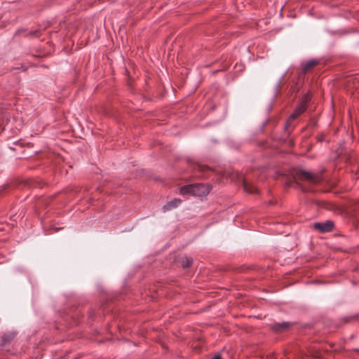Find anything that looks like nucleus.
I'll return each mask as SVG.
<instances>
[{"label":"nucleus","instance_id":"nucleus-1","mask_svg":"<svg viewBox=\"0 0 359 359\" xmlns=\"http://www.w3.org/2000/svg\"><path fill=\"white\" fill-rule=\"evenodd\" d=\"M211 190V186L204 184H191L181 187V195L189 194L193 196H205Z\"/></svg>","mask_w":359,"mask_h":359},{"label":"nucleus","instance_id":"nucleus-2","mask_svg":"<svg viewBox=\"0 0 359 359\" xmlns=\"http://www.w3.org/2000/svg\"><path fill=\"white\" fill-rule=\"evenodd\" d=\"M294 178L295 180H302L311 184H316L320 180V175L308 170L297 169L294 171Z\"/></svg>","mask_w":359,"mask_h":359},{"label":"nucleus","instance_id":"nucleus-3","mask_svg":"<svg viewBox=\"0 0 359 359\" xmlns=\"http://www.w3.org/2000/svg\"><path fill=\"white\" fill-rule=\"evenodd\" d=\"M307 107L304 105V104L299 103V104L296 107L293 113L290 116L288 120L285 123V128L288 129L291 126L292 122L296 119L299 116L303 114L306 109Z\"/></svg>","mask_w":359,"mask_h":359},{"label":"nucleus","instance_id":"nucleus-4","mask_svg":"<svg viewBox=\"0 0 359 359\" xmlns=\"http://www.w3.org/2000/svg\"><path fill=\"white\" fill-rule=\"evenodd\" d=\"M334 228V223L330 220L325 222H316L313 224V229L321 233L330 232Z\"/></svg>","mask_w":359,"mask_h":359},{"label":"nucleus","instance_id":"nucleus-5","mask_svg":"<svg viewBox=\"0 0 359 359\" xmlns=\"http://www.w3.org/2000/svg\"><path fill=\"white\" fill-rule=\"evenodd\" d=\"M318 63L319 60L316 59H312L306 62H302L301 65L302 73L306 74L309 70L318 65Z\"/></svg>","mask_w":359,"mask_h":359},{"label":"nucleus","instance_id":"nucleus-6","mask_svg":"<svg viewBox=\"0 0 359 359\" xmlns=\"http://www.w3.org/2000/svg\"><path fill=\"white\" fill-rule=\"evenodd\" d=\"M291 325L292 323L290 322L274 323L271 325V327L276 332H283L287 330Z\"/></svg>","mask_w":359,"mask_h":359},{"label":"nucleus","instance_id":"nucleus-7","mask_svg":"<svg viewBox=\"0 0 359 359\" xmlns=\"http://www.w3.org/2000/svg\"><path fill=\"white\" fill-rule=\"evenodd\" d=\"M16 336V332H12L7 334H5L2 336L1 339V346H5L9 344Z\"/></svg>","mask_w":359,"mask_h":359},{"label":"nucleus","instance_id":"nucleus-8","mask_svg":"<svg viewBox=\"0 0 359 359\" xmlns=\"http://www.w3.org/2000/svg\"><path fill=\"white\" fill-rule=\"evenodd\" d=\"M179 203H180V200L175 198L174 200H172V201L167 203L165 205H164L163 206V212L169 211V210H172V208H177L178 206Z\"/></svg>","mask_w":359,"mask_h":359},{"label":"nucleus","instance_id":"nucleus-9","mask_svg":"<svg viewBox=\"0 0 359 359\" xmlns=\"http://www.w3.org/2000/svg\"><path fill=\"white\" fill-rule=\"evenodd\" d=\"M243 188L248 193L253 194L257 192V189L255 186L248 184L245 181L243 182Z\"/></svg>","mask_w":359,"mask_h":359},{"label":"nucleus","instance_id":"nucleus-10","mask_svg":"<svg viewBox=\"0 0 359 359\" xmlns=\"http://www.w3.org/2000/svg\"><path fill=\"white\" fill-rule=\"evenodd\" d=\"M193 260L190 257H184L181 260V266L183 269H187L192 264Z\"/></svg>","mask_w":359,"mask_h":359},{"label":"nucleus","instance_id":"nucleus-11","mask_svg":"<svg viewBox=\"0 0 359 359\" xmlns=\"http://www.w3.org/2000/svg\"><path fill=\"white\" fill-rule=\"evenodd\" d=\"M310 100H311L310 95L306 94L304 96V97L302 98L300 103L304 104V105H306L307 107L308 102H309Z\"/></svg>","mask_w":359,"mask_h":359},{"label":"nucleus","instance_id":"nucleus-12","mask_svg":"<svg viewBox=\"0 0 359 359\" xmlns=\"http://www.w3.org/2000/svg\"><path fill=\"white\" fill-rule=\"evenodd\" d=\"M196 168H197L201 172H203L205 170H207L208 168L205 165L197 164V165H196Z\"/></svg>","mask_w":359,"mask_h":359},{"label":"nucleus","instance_id":"nucleus-13","mask_svg":"<svg viewBox=\"0 0 359 359\" xmlns=\"http://www.w3.org/2000/svg\"><path fill=\"white\" fill-rule=\"evenodd\" d=\"M38 31H35L34 33H31L32 34L34 35L35 36H38L39 35L37 34H38Z\"/></svg>","mask_w":359,"mask_h":359},{"label":"nucleus","instance_id":"nucleus-14","mask_svg":"<svg viewBox=\"0 0 359 359\" xmlns=\"http://www.w3.org/2000/svg\"><path fill=\"white\" fill-rule=\"evenodd\" d=\"M212 359H222V358L219 355H216Z\"/></svg>","mask_w":359,"mask_h":359},{"label":"nucleus","instance_id":"nucleus-15","mask_svg":"<svg viewBox=\"0 0 359 359\" xmlns=\"http://www.w3.org/2000/svg\"><path fill=\"white\" fill-rule=\"evenodd\" d=\"M354 351H355V352H358V353H359V348L354 349Z\"/></svg>","mask_w":359,"mask_h":359}]
</instances>
